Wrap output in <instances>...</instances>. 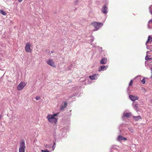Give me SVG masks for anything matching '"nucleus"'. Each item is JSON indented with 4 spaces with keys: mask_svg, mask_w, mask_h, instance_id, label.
<instances>
[{
    "mask_svg": "<svg viewBox=\"0 0 152 152\" xmlns=\"http://www.w3.org/2000/svg\"><path fill=\"white\" fill-rule=\"evenodd\" d=\"M58 114V113H55L48 115L47 117L48 121L51 123L54 124H56L58 119L55 117L57 116Z\"/></svg>",
    "mask_w": 152,
    "mask_h": 152,
    "instance_id": "nucleus-1",
    "label": "nucleus"
},
{
    "mask_svg": "<svg viewBox=\"0 0 152 152\" xmlns=\"http://www.w3.org/2000/svg\"><path fill=\"white\" fill-rule=\"evenodd\" d=\"M25 142L23 140H22L20 142V145L19 149V152H25Z\"/></svg>",
    "mask_w": 152,
    "mask_h": 152,
    "instance_id": "nucleus-2",
    "label": "nucleus"
},
{
    "mask_svg": "<svg viewBox=\"0 0 152 152\" xmlns=\"http://www.w3.org/2000/svg\"><path fill=\"white\" fill-rule=\"evenodd\" d=\"M26 83L24 82H21L17 86V89L18 91L22 90L24 87L26 86Z\"/></svg>",
    "mask_w": 152,
    "mask_h": 152,
    "instance_id": "nucleus-3",
    "label": "nucleus"
},
{
    "mask_svg": "<svg viewBox=\"0 0 152 152\" xmlns=\"http://www.w3.org/2000/svg\"><path fill=\"white\" fill-rule=\"evenodd\" d=\"M31 46V45L29 42H27L26 44L25 49L26 52L30 53L31 51V50L30 48Z\"/></svg>",
    "mask_w": 152,
    "mask_h": 152,
    "instance_id": "nucleus-4",
    "label": "nucleus"
},
{
    "mask_svg": "<svg viewBox=\"0 0 152 152\" xmlns=\"http://www.w3.org/2000/svg\"><path fill=\"white\" fill-rule=\"evenodd\" d=\"M46 63L48 64L53 67H56L54 62L52 59H50L47 60Z\"/></svg>",
    "mask_w": 152,
    "mask_h": 152,
    "instance_id": "nucleus-5",
    "label": "nucleus"
},
{
    "mask_svg": "<svg viewBox=\"0 0 152 152\" xmlns=\"http://www.w3.org/2000/svg\"><path fill=\"white\" fill-rule=\"evenodd\" d=\"M101 10L103 13L106 14L108 12V8L106 5H104Z\"/></svg>",
    "mask_w": 152,
    "mask_h": 152,
    "instance_id": "nucleus-6",
    "label": "nucleus"
},
{
    "mask_svg": "<svg viewBox=\"0 0 152 152\" xmlns=\"http://www.w3.org/2000/svg\"><path fill=\"white\" fill-rule=\"evenodd\" d=\"M103 25V23L96 22V31L99 30L100 27Z\"/></svg>",
    "mask_w": 152,
    "mask_h": 152,
    "instance_id": "nucleus-7",
    "label": "nucleus"
},
{
    "mask_svg": "<svg viewBox=\"0 0 152 152\" xmlns=\"http://www.w3.org/2000/svg\"><path fill=\"white\" fill-rule=\"evenodd\" d=\"M127 140V138L121 135H119L117 139V140L118 141H126Z\"/></svg>",
    "mask_w": 152,
    "mask_h": 152,
    "instance_id": "nucleus-8",
    "label": "nucleus"
},
{
    "mask_svg": "<svg viewBox=\"0 0 152 152\" xmlns=\"http://www.w3.org/2000/svg\"><path fill=\"white\" fill-rule=\"evenodd\" d=\"M108 65H107L106 66H102L100 67H99L98 69V71L101 72L102 71H104L106 70V69L108 68Z\"/></svg>",
    "mask_w": 152,
    "mask_h": 152,
    "instance_id": "nucleus-9",
    "label": "nucleus"
},
{
    "mask_svg": "<svg viewBox=\"0 0 152 152\" xmlns=\"http://www.w3.org/2000/svg\"><path fill=\"white\" fill-rule=\"evenodd\" d=\"M129 98L130 100L132 101H134L136 100H138L139 97L137 96H134L132 95H129Z\"/></svg>",
    "mask_w": 152,
    "mask_h": 152,
    "instance_id": "nucleus-10",
    "label": "nucleus"
},
{
    "mask_svg": "<svg viewBox=\"0 0 152 152\" xmlns=\"http://www.w3.org/2000/svg\"><path fill=\"white\" fill-rule=\"evenodd\" d=\"M132 113H131L126 112L124 113L122 116V118H123L124 117H126L127 118L131 116H132Z\"/></svg>",
    "mask_w": 152,
    "mask_h": 152,
    "instance_id": "nucleus-11",
    "label": "nucleus"
},
{
    "mask_svg": "<svg viewBox=\"0 0 152 152\" xmlns=\"http://www.w3.org/2000/svg\"><path fill=\"white\" fill-rule=\"evenodd\" d=\"M107 61V58H102L100 61V63L102 64H105Z\"/></svg>",
    "mask_w": 152,
    "mask_h": 152,
    "instance_id": "nucleus-12",
    "label": "nucleus"
},
{
    "mask_svg": "<svg viewBox=\"0 0 152 152\" xmlns=\"http://www.w3.org/2000/svg\"><path fill=\"white\" fill-rule=\"evenodd\" d=\"M133 119L135 121H138L139 120L141 119L142 118L140 115H139L137 116H133Z\"/></svg>",
    "mask_w": 152,
    "mask_h": 152,
    "instance_id": "nucleus-13",
    "label": "nucleus"
},
{
    "mask_svg": "<svg viewBox=\"0 0 152 152\" xmlns=\"http://www.w3.org/2000/svg\"><path fill=\"white\" fill-rule=\"evenodd\" d=\"M152 42V37L150 36H149L147 41L146 42V44L151 42Z\"/></svg>",
    "mask_w": 152,
    "mask_h": 152,
    "instance_id": "nucleus-14",
    "label": "nucleus"
},
{
    "mask_svg": "<svg viewBox=\"0 0 152 152\" xmlns=\"http://www.w3.org/2000/svg\"><path fill=\"white\" fill-rule=\"evenodd\" d=\"M53 135L54 137V138L55 140L58 139L59 138V137L58 136V134L55 132H54L53 133Z\"/></svg>",
    "mask_w": 152,
    "mask_h": 152,
    "instance_id": "nucleus-15",
    "label": "nucleus"
},
{
    "mask_svg": "<svg viewBox=\"0 0 152 152\" xmlns=\"http://www.w3.org/2000/svg\"><path fill=\"white\" fill-rule=\"evenodd\" d=\"M67 105V103L66 102H64V105H62L60 108V110H62L64 109L66 107Z\"/></svg>",
    "mask_w": 152,
    "mask_h": 152,
    "instance_id": "nucleus-16",
    "label": "nucleus"
},
{
    "mask_svg": "<svg viewBox=\"0 0 152 152\" xmlns=\"http://www.w3.org/2000/svg\"><path fill=\"white\" fill-rule=\"evenodd\" d=\"M52 146V144H45L44 145V146L46 148H51Z\"/></svg>",
    "mask_w": 152,
    "mask_h": 152,
    "instance_id": "nucleus-17",
    "label": "nucleus"
},
{
    "mask_svg": "<svg viewBox=\"0 0 152 152\" xmlns=\"http://www.w3.org/2000/svg\"><path fill=\"white\" fill-rule=\"evenodd\" d=\"M0 13L4 15H6V13L2 10H0Z\"/></svg>",
    "mask_w": 152,
    "mask_h": 152,
    "instance_id": "nucleus-18",
    "label": "nucleus"
},
{
    "mask_svg": "<svg viewBox=\"0 0 152 152\" xmlns=\"http://www.w3.org/2000/svg\"><path fill=\"white\" fill-rule=\"evenodd\" d=\"M133 107L134 109L137 111L138 110V104H136L135 105H134L133 106Z\"/></svg>",
    "mask_w": 152,
    "mask_h": 152,
    "instance_id": "nucleus-19",
    "label": "nucleus"
},
{
    "mask_svg": "<svg viewBox=\"0 0 152 152\" xmlns=\"http://www.w3.org/2000/svg\"><path fill=\"white\" fill-rule=\"evenodd\" d=\"M89 78L91 80H94L95 79V74L92 76H89Z\"/></svg>",
    "mask_w": 152,
    "mask_h": 152,
    "instance_id": "nucleus-20",
    "label": "nucleus"
},
{
    "mask_svg": "<svg viewBox=\"0 0 152 152\" xmlns=\"http://www.w3.org/2000/svg\"><path fill=\"white\" fill-rule=\"evenodd\" d=\"M148 55H147L145 57V59L146 60H150L151 61V59L149 58Z\"/></svg>",
    "mask_w": 152,
    "mask_h": 152,
    "instance_id": "nucleus-21",
    "label": "nucleus"
},
{
    "mask_svg": "<svg viewBox=\"0 0 152 152\" xmlns=\"http://www.w3.org/2000/svg\"><path fill=\"white\" fill-rule=\"evenodd\" d=\"M151 23H152V19H150L149 20L148 22V28H150L149 26V25H150Z\"/></svg>",
    "mask_w": 152,
    "mask_h": 152,
    "instance_id": "nucleus-22",
    "label": "nucleus"
},
{
    "mask_svg": "<svg viewBox=\"0 0 152 152\" xmlns=\"http://www.w3.org/2000/svg\"><path fill=\"white\" fill-rule=\"evenodd\" d=\"M145 78L144 77L142 80H141V83L143 84H144L145 83Z\"/></svg>",
    "mask_w": 152,
    "mask_h": 152,
    "instance_id": "nucleus-23",
    "label": "nucleus"
},
{
    "mask_svg": "<svg viewBox=\"0 0 152 152\" xmlns=\"http://www.w3.org/2000/svg\"><path fill=\"white\" fill-rule=\"evenodd\" d=\"M56 148V145H53L52 146L51 148H52V149L51 151H53L55 148Z\"/></svg>",
    "mask_w": 152,
    "mask_h": 152,
    "instance_id": "nucleus-24",
    "label": "nucleus"
},
{
    "mask_svg": "<svg viewBox=\"0 0 152 152\" xmlns=\"http://www.w3.org/2000/svg\"><path fill=\"white\" fill-rule=\"evenodd\" d=\"M133 82V80H131L129 83V86H130L132 85Z\"/></svg>",
    "mask_w": 152,
    "mask_h": 152,
    "instance_id": "nucleus-25",
    "label": "nucleus"
},
{
    "mask_svg": "<svg viewBox=\"0 0 152 152\" xmlns=\"http://www.w3.org/2000/svg\"><path fill=\"white\" fill-rule=\"evenodd\" d=\"M151 6H150L149 7V11H150V13L152 15V10L151 9Z\"/></svg>",
    "mask_w": 152,
    "mask_h": 152,
    "instance_id": "nucleus-26",
    "label": "nucleus"
},
{
    "mask_svg": "<svg viewBox=\"0 0 152 152\" xmlns=\"http://www.w3.org/2000/svg\"><path fill=\"white\" fill-rule=\"evenodd\" d=\"M142 90H144V93L146 92V90L145 88L143 87L142 88Z\"/></svg>",
    "mask_w": 152,
    "mask_h": 152,
    "instance_id": "nucleus-27",
    "label": "nucleus"
},
{
    "mask_svg": "<svg viewBox=\"0 0 152 152\" xmlns=\"http://www.w3.org/2000/svg\"><path fill=\"white\" fill-rule=\"evenodd\" d=\"M40 99V97L38 96H37L35 97V99L37 100H38L39 99Z\"/></svg>",
    "mask_w": 152,
    "mask_h": 152,
    "instance_id": "nucleus-28",
    "label": "nucleus"
},
{
    "mask_svg": "<svg viewBox=\"0 0 152 152\" xmlns=\"http://www.w3.org/2000/svg\"><path fill=\"white\" fill-rule=\"evenodd\" d=\"M41 151H42V152H50L48 151H45V150H42Z\"/></svg>",
    "mask_w": 152,
    "mask_h": 152,
    "instance_id": "nucleus-29",
    "label": "nucleus"
},
{
    "mask_svg": "<svg viewBox=\"0 0 152 152\" xmlns=\"http://www.w3.org/2000/svg\"><path fill=\"white\" fill-rule=\"evenodd\" d=\"M151 77H150V78L152 77V67H151Z\"/></svg>",
    "mask_w": 152,
    "mask_h": 152,
    "instance_id": "nucleus-30",
    "label": "nucleus"
},
{
    "mask_svg": "<svg viewBox=\"0 0 152 152\" xmlns=\"http://www.w3.org/2000/svg\"><path fill=\"white\" fill-rule=\"evenodd\" d=\"M99 51L100 52H101L102 50V47H100V48L99 49Z\"/></svg>",
    "mask_w": 152,
    "mask_h": 152,
    "instance_id": "nucleus-31",
    "label": "nucleus"
},
{
    "mask_svg": "<svg viewBox=\"0 0 152 152\" xmlns=\"http://www.w3.org/2000/svg\"><path fill=\"white\" fill-rule=\"evenodd\" d=\"M92 25H93V26L95 27V23H94V22H93V23H92L91 24Z\"/></svg>",
    "mask_w": 152,
    "mask_h": 152,
    "instance_id": "nucleus-32",
    "label": "nucleus"
},
{
    "mask_svg": "<svg viewBox=\"0 0 152 152\" xmlns=\"http://www.w3.org/2000/svg\"><path fill=\"white\" fill-rule=\"evenodd\" d=\"M23 0H18V1L19 2H21Z\"/></svg>",
    "mask_w": 152,
    "mask_h": 152,
    "instance_id": "nucleus-33",
    "label": "nucleus"
},
{
    "mask_svg": "<svg viewBox=\"0 0 152 152\" xmlns=\"http://www.w3.org/2000/svg\"><path fill=\"white\" fill-rule=\"evenodd\" d=\"M78 0H77L76 1H75V3L76 4L77 3V2H78Z\"/></svg>",
    "mask_w": 152,
    "mask_h": 152,
    "instance_id": "nucleus-34",
    "label": "nucleus"
},
{
    "mask_svg": "<svg viewBox=\"0 0 152 152\" xmlns=\"http://www.w3.org/2000/svg\"><path fill=\"white\" fill-rule=\"evenodd\" d=\"M99 75L98 74H96V77L97 76H99Z\"/></svg>",
    "mask_w": 152,
    "mask_h": 152,
    "instance_id": "nucleus-35",
    "label": "nucleus"
},
{
    "mask_svg": "<svg viewBox=\"0 0 152 152\" xmlns=\"http://www.w3.org/2000/svg\"><path fill=\"white\" fill-rule=\"evenodd\" d=\"M145 66H147V65H148L149 64H147V63H145Z\"/></svg>",
    "mask_w": 152,
    "mask_h": 152,
    "instance_id": "nucleus-36",
    "label": "nucleus"
},
{
    "mask_svg": "<svg viewBox=\"0 0 152 152\" xmlns=\"http://www.w3.org/2000/svg\"><path fill=\"white\" fill-rule=\"evenodd\" d=\"M53 145H56V143H55V142H54L53 143Z\"/></svg>",
    "mask_w": 152,
    "mask_h": 152,
    "instance_id": "nucleus-37",
    "label": "nucleus"
},
{
    "mask_svg": "<svg viewBox=\"0 0 152 152\" xmlns=\"http://www.w3.org/2000/svg\"><path fill=\"white\" fill-rule=\"evenodd\" d=\"M147 48L148 49H149V50H150V49L147 46Z\"/></svg>",
    "mask_w": 152,
    "mask_h": 152,
    "instance_id": "nucleus-38",
    "label": "nucleus"
},
{
    "mask_svg": "<svg viewBox=\"0 0 152 152\" xmlns=\"http://www.w3.org/2000/svg\"><path fill=\"white\" fill-rule=\"evenodd\" d=\"M94 39H91V42H93L94 41Z\"/></svg>",
    "mask_w": 152,
    "mask_h": 152,
    "instance_id": "nucleus-39",
    "label": "nucleus"
},
{
    "mask_svg": "<svg viewBox=\"0 0 152 152\" xmlns=\"http://www.w3.org/2000/svg\"><path fill=\"white\" fill-rule=\"evenodd\" d=\"M119 131H120V132H121V129H120L119 130Z\"/></svg>",
    "mask_w": 152,
    "mask_h": 152,
    "instance_id": "nucleus-40",
    "label": "nucleus"
},
{
    "mask_svg": "<svg viewBox=\"0 0 152 152\" xmlns=\"http://www.w3.org/2000/svg\"><path fill=\"white\" fill-rule=\"evenodd\" d=\"M150 59H151V60H152V58H150Z\"/></svg>",
    "mask_w": 152,
    "mask_h": 152,
    "instance_id": "nucleus-41",
    "label": "nucleus"
},
{
    "mask_svg": "<svg viewBox=\"0 0 152 152\" xmlns=\"http://www.w3.org/2000/svg\"><path fill=\"white\" fill-rule=\"evenodd\" d=\"M128 129H129L130 131V128H128Z\"/></svg>",
    "mask_w": 152,
    "mask_h": 152,
    "instance_id": "nucleus-42",
    "label": "nucleus"
},
{
    "mask_svg": "<svg viewBox=\"0 0 152 152\" xmlns=\"http://www.w3.org/2000/svg\"><path fill=\"white\" fill-rule=\"evenodd\" d=\"M148 51H147V53H148Z\"/></svg>",
    "mask_w": 152,
    "mask_h": 152,
    "instance_id": "nucleus-43",
    "label": "nucleus"
},
{
    "mask_svg": "<svg viewBox=\"0 0 152 152\" xmlns=\"http://www.w3.org/2000/svg\"><path fill=\"white\" fill-rule=\"evenodd\" d=\"M150 63H152V61H151V62H150Z\"/></svg>",
    "mask_w": 152,
    "mask_h": 152,
    "instance_id": "nucleus-44",
    "label": "nucleus"
},
{
    "mask_svg": "<svg viewBox=\"0 0 152 152\" xmlns=\"http://www.w3.org/2000/svg\"><path fill=\"white\" fill-rule=\"evenodd\" d=\"M91 83L90 82L89 83V82H88V83H89H89Z\"/></svg>",
    "mask_w": 152,
    "mask_h": 152,
    "instance_id": "nucleus-45",
    "label": "nucleus"
},
{
    "mask_svg": "<svg viewBox=\"0 0 152 152\" xmlns=\"http://www.w3.org/2000/svg\"><path fill=\"white\" fill-rule=\"evenodd\" d=\"M51 53H53V51H52V52H51Z\"/></svg>",
    "mask_w": 152,
    "mask_h": 152,
    "instance_id": "nucleus-46",
    "label": "nucleus"
}]
</instances>
